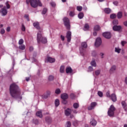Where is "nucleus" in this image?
<instances>
[{
  "label": "nucleus",
  "mask_w": 127,
  "mask_h": 127,
  "mask_svg": "<svg viewBox=\"0 0 127 127\" xmlns=\"http://www.w3.org/2000/svg\"><path fill=\"white\" fill-rule=\"evenodd\" d=\"M34 123L35 125H38V120H35Z\"/></svg>",
  "instance_id": "obj_61"
},
{
  "label": "nucleus",
  "mask_w": 127,
  "mask_h": 127,
  "mask_svg": "<svg viewBox=\"0 0 127 127\" xmlns=\"http://www.w3.org/2000/svg\"><path fill=\"white\" fill-rule=\"evenodd\" d=\"M10 94L12 98L17 100H21L22 99L21 94L20 93V90L18 88V86L15 83H12L10 85Z\"/></svg>",
  "instance_id": "obj_1"
},
{
  "label": "nucleus",
  "mask_w": 127,
  "mask_h": 127,
  "mask_svg": "<svg viewBox=\"0 0 127 127\" xmlns=\"http://www.w3.org/2000/svg\"><path fill=\"white\" fill-rule=\"evenodd\" d=\"M100 29L101 28L100 27V26L96 25L94 27V31H99V30H100Z\"/></svg>",
  "instance_id": "obj_27"
},
{
  "label": "nucleus",
  "mask_w": 127,
  "mask_h": 127,
  "mask_svg": "<svg viewBox=\"0 0 127 127\" xmlns=\"http://www.w3.org/2000/svg\"><path fill=\"white\" fill-rule=\"evenodd\" d=\"M61 93V90L59 88L57 89L55 91V94H56L57 95H59V94H60Z\"/></svg>",
  "instance_id": "obj_33"
},
{
  "label": "nucleus",
  "mask_w": 127,
  "mask_h": 127,
  "mask_svg": "<svg viewBox=\"0 0 127 127\" xmlns=\"http://www.w3.org/2000/svg\"><path fill=\"white\" fill-rule=\"evenodd\" d=\"M122 105L125 111H127V105L125 101H122Z\"/></svg>",
  "instance_id": "obj_19"
},
{
  "label": "nucleus",
  "mask_w": 127,
  "mask_h": 127,
  "mask_svg": "<svg viewBox=\"0 0 127 127\" xmlns=\"http://www.w3.org/2000/svg\"><path fill=\"white\" fill-rule=\"evenodd\" d=\"M100 55L101 57V58H104V55H105V54H104L103 53H100Z\"/></svg>",
  "instance_id": "obj_58"
},
{
  "label": "nucleus",
  "mask_w": 127,
  "mask_h": 127,
  "mask_svg": "<svg viewBox=\"0 0 127 127\" xmlns=\"http://www.w3.org/2000/svg\"><path fill=\"white\" fill-rule=\"evenodd\" d=\"M101 44H102V39L100 37L97 38L95 43V46L96 47H99Z\"/></svg>",
  "instance_id": "obj_6"
},
{
  "label": "nucleus",
  "mask_w": 127,
  "mask_h": 127,
  "mask_svg": "<svg viewBox=\"0 0 127 127\" xmlns=\"http://www.w3.org/2000/svg\"><path fill=\"white\" fill-rule=\"evenodd\" d=\"M55 104L56 107H58V106L60 105V103L59 102V100L56 99L55 101Z\"/></svg>",
  "instance_id": "obj_30"
},
{
  "label": "nucleus",
  "mask_w": 127,
  "mask_h": 127,
  "mask_svg": "<svg viewBox=\"0 0 127 127\" xmlns=\"http://www.w3.org/2000/svg\"><path fill=\"white\" fill-rule=\"evenodd\" d=\"M89 28V25L88 24H86L85 25H84V30H88Z\"/></svg>",
  "instance_id": "obj_40"
},
{
  "label": "nucleus",
  "mask_w": 127,
  "mask_h": 127,
  "mask_svg": "<svg viewBox=\"0 0 127 127\" xmlns=\"http://www.w3.org/2000/svg\"><path fill=\"white\" fill-rule=\"evenodd\" d=\"M91 65L92 66H93V67H96V66H97V64H96V62L95 61H92L91 62Z\"/></svg>",
  "instance_id": "obj_37"
},
{
  "label": "nucleus",
  "mask_w": 127,
  "mask_h": 127,
  "mask_svg": "<svg viewBox=\"0 0 127 127\" xmlns=\"http://www.w3.org/2000/svg\"><path fill=\"white\" fill-rule=\"evenodd\" d=\"M72 35V33L71 31H68L66 33V38L67 39L68 42H70L71 41V36Z\"/></svg>",
  "instance_id": "obj_9"
},
{
  "label": "nucleus",
  "mask_w": 127,
  "mask_h": 127,
  "mask_svg": "<svg viewBox=\"0 0 127 127\" xmlns=\"http://www.w3.org/2000/svg\"><path fill=\"white\" fill-rule=\"evenodd\" d=\"M53 80H54V76L53 75H50L48 77V81H49V82H51V81H53Z\"/></svg>",
  "instance_id": "obj_29"
},
{
  "label": "nucleus",
  "mask_w": 127,
  "mask_h": 127,
  "mask_svg": "<svg viewBox=\"0 0 127 127\" xmlns=\"http://www.w3.org/2000/svg\"><path fill=\"white\" fill-rule=\"evenodd\" d=\"M64 71H65V66H62L60 68L61 73H64Z\"/></svg>",
  "instance_id": "obj_32"
},
{
  "label": "nucleus",
  "mask_w": 127,
  "mask_h": 127,
  "mask_svg": "<svg viewBox=\"0 0 127 127\" xmlns=\"http://www.w3.org/2000/svg\"><path fill=\"white\" fill-rule=\"evenodd\" d=\"M73 108H74V109H78V108H79V104L78 103H74L73 104Z\"/></svg>",
  "instance_id": "obj_42"
},
{
  "label": "nucleus",
  "mask_w": 127,
  "mask_h": 127,
  "mask_svg": "<svg viewBox=\"0 0 127 127\" xmlns=\"http://www.w3.org/2000/svg\"><path fill=\"white\" fill-rule=\"evenodd\" d=\"M46 122H52V119H51V118H49V117H47L46 118Z\"/></svg>",
  "instance_id": "obj_49"
},
{
  "label": "nucleus",
  "mask_w": 127,
  "mask_h": 127,
  "mask_svg": "<svg viewBox=\"0 0 127 127\" xmlns=\"http://www.w3.org/2000/svg\"><path fill=\"white\" fill-rule=\"evenodd\" d=\"M93 67L92 66H89L88 67V72H92V71H93Z\"/></svg>",
  "instance_id": "obj_53"
},
{
  "label": "nucleus",
  "mask_w": 127,
  "mask_h": 127,
  "mask_svg": "<svg viewBox=\"0 0 127 127\" xmlns=\"http://www.w3.org/2000/svg\"><path fill=\"white\" fill-rule=\"evenodd\" d=\"M125 83L127 84V76L125 78Z\"/></svg>",
  "instance_id": "obj_64"
},
{
  "label": "nucleus",
  "mask_w": 127,
  "mask_h": 127,
  "mask_svg": "<svg viewBox=\"0 0 127 127\" xmlns=\"http://www.w3.org/2000/svg\"><path fill=\"white\" fill-rule=\"evenodd\" d=\"M61 38L62 40H63V41H64V40H65V37H64L63 35L61 36Z\"/></svg>",
  "instance_id": "obj_59"
},
{
  "label": "nucleus",
  "mask_w": 127,
  "mask_h": 127,
  "mask_svg": "<svg viewBox=\"0 0 127 127\" xmlns=\"http://www.w3.org/2000/svg\"><path fill=\"white\" fill-rule=\"evenodd\" d=\"M5 5H6L7 8H9V7H10V6H9V4H8V2H6L5 3Z\"/></svg>",
  "instance_id": "obj_57"
},
{
  "label": "nucleus",
  "mask_w": 127,
  "mask_h": 127,
  "mask_svg": "<svg viewBox=\"0 0 127 127\" xmlns=\"http://www.w3.org/2000/svg\"><path fill=\"white\" fill-rule=\"evenodd\" d=\"M61 98L63 100H67L68 99V94L67 93H64L61 95Z\"/></svg>",
  "instance_id": "obj_16"
},
{
  "label": "nucleus",
  "mask_w": 127,
  "mask_h": 127,
  "mask_svg": "<svg viewBox=\"0 0 127 127\" xmlns=\"http://www.w3.org/2000/svg\"><path fill=\"white\" fill-rule=\"evenodd\" d=\"M64 23V24H66L67 23H70V20L69 18L65 17L63 18Z\"/></svg>",
  "instance_id": "obj_18"
},
{
  "label": "nucleus",
  "mask_w": 127,
  "mask_h": 127,
  "mask_svg": "<svg viewBox=\"0 0 127 127\" xmlns=\"http://www.w3.org/2000/svg\"><path fill=\"white\" fill-rule=\"evenodd\" d=\"M19 48L21 50H24L25 49V46L24 45H21L19 46Z\"/></svg>",
  "instance_id": "obj_31"
},
{
  "label": "nucleus",
  "mask_w": 127,
  "mask_h": 127,
  "mask_svg": "<svg viewBox=\"0 0 127 127\" xmlns=\"http://www.w3.org/2000/svg\"><path fill=\"white\" fill-rule=\"evenodd\" d=\"M113 28L114 31H120L122 29V26L115 25L113 26Z\"/></svg>",
  "instance_id": "obj_14"
},
{
  "label": "nucleus",
  "mask_w": 127,
  "mask_h": 127,
  "mask_svg": "<svg viewBox=\"0 0 127 127\" xmlns=\"http://www.w3.org/2000/svg\"><path fill=\"white\" fill-rule=\"evenodd\" d=\"M6 30L8 32L10 31V27H7Z\"/></svg>",
  "instance_id": "obj_63"
},
{
  "label": "nucleus",
  "mask_w": 127,
  "mask_h": 127,
  "mask_svg": "<svg viewBox=\"0 0 127 127\" xmlns=\"http://www.w3.org/2000/svg\"><path fill=\"white\" fill-rule=\"evenodd\" d=\"M0 32L1 34H4V33L5 32V31L4 30V29H1Z\"/></svg>",
  "instance_id": "obj_56"
},
{
  "label": "nucleus",
  "mask_w": 127,
  "mask_h": 127,
  "mask_svg": "<svg viewBox=\"0 0 127 127\" xmlns=\"http://www.w3.org/2000/svg\"><path fill=\"white\" fill-rule=\"evenodd\" d=\"M113 23L114 25H117L119 24V21L118 20H114L113 22Z\"/></svg>",
  "instance_id": "obj_43"
},
{
  "label": "nucleus",
  "mask_w": 127,
  "mask_h": 127,
  "mask_svg": "<svg viewBox=\"0 0 127 127\" xmlns=\"http://www.w3.org/2000/svg\"><path fill=\"white\" fill-rule=\"evenodd\" d=\"M62 103H63V104L66 105V104H67V101H66V100H63L62 101Z\"/></svg>",
  "instance_id": "obj_60"
},
{
  "label": "nucleus",
  "mask_w": 127,
  "mask_h": 127,
  "mask_svg": "<svg viewBox=\"0 0 127 127\" xmlns=\"http://www.w3.org/2000/svg\"><path fill=\"white\" fill-rule=\"evenodd\" d=\"M46 12H47V8H45L43 9V10L42 12V14H46Z\"/></svg>",
  "instance_id": "obj_41"
},
{
  "label": "nucleus",
  "mask_w": 127,
  "mask_h": 127,
  "mask_svg": "<svg viewBox=\"0 0 127 127\" xmlns=\"http://www.w3.org/2000/svg\"><path fill=\"white\" fill-rule=\"evenodd\" d=\"M18 44H19V45H21L23 44V39H21L19 40Z\"/></svg>",
  "instance_id": "obj_48"
},
{
  "label": "nucleus",
  "mask_w": 127,
  "mask_h": 127,
  "mask_svg": "<svg viewBox=\"0 0 127 127\" xmlns=\"http://www.w3.org/2000/svg\"><path fill=\"white\" fill-rule=\"evenodd\" d=\"M78 17L79 19H82L84 17V13L83 12H80L78 15Z\"/></svg>",
  "instance_id": "obj_24"
},
{
  "label": "nucleus",
  "mask_w": 127,
  "mask_h": 127,
  "mask_svg": "<svg viewBox=\"0 0 127 127\" xmlns=\"http://www.w3.org/2000/svg\"><path fill=\"white\" fill-rule=\"evenodd\" d=\"M26 3L28 4V3H30L31 6L32 7H34L35 8L37 7L38 5L39 6H42V3L39 0H26Z\"/></svg>",
  "instance_id": "obj_2"
},
{
  "label": "nucleus",
  "mask_w": 127,
  "mask_h": 127,
  "mask_svg": "<svg viewBox=\"0 0 127 127\" xmlns=\"http://www.w3.org/2000/svg\"><path fill=\"white\" fill-rule=\"evenodd\" d=\"M90 125L93 127H95L97 125V121L94 119H91L90 121Z\"/></svg>",
  "instance_id": "obj_17"
},
{
  "label": "nucleus",
  "mask_w": 127,
  "mask_h": 127,
  "mask_svg": "<svg viewBox=\"0 0 127 127\" xmlns=\"http://www.w3.org/2000/svg\"><path fill=\"white\" fill-rule=\"evenodd\" d=\"M21 29H22V31H25V26H24V25H23V24L22 25Z\"/></svg>",
  "instance_id": "obj_54"
},
{
  "label": "nucleus",
  "mask_w": 127,
  "mask_h": 127,
  "mask_svg": "<svg viewBox=\"0 0 127 127\" xmlns=\"http://www.w3.org/2000/svg\"><path fill=\"white\" fill-rule=\"evenodd\" d=\"M103 36L104 37H105V38H106L107 39H110V38L112 37V34H111V32H109L103 33Z\"/></svg>",
  "instance_id": "obj_8"
},
{
  "label": "nucleus",
  "mask_w": 127,
  "mask_h": 127,
  "mask_svg": "<svg viewBox=\"0 0 127 127\" xmlns=\"http://www.w3.org/2000/svg\"><path fill=\"white\" fill-rule=\"evenodd\" d=\"M45 62L48 63V62L49 63H53L54 62H55V59H53L51 57H47V58L45 59Z\"/></svg>",
  "instance_id": "obj_7"
},
{
  "label": "nucleus",
  "mask_w": 127,
  "mask_h": 127,
  "mask_svg": "<svg viewBox=\"0 0 127 127\" xmlns=\"http://www.w3.org/2000/svg\"><path fill=\"white\" fill-rule=\"evenodd\" d=\"M121 50H122L119 48H115V52H117L118 54L121 53Z\"/></svg>",
  "instance_id": "obj_39"
},
{
  "label": "nucleus",
  "mask_w": 127,
  "mask_h": 127,
  "mask_svg": "<svg viewBox=\"0 0 127 127\" xmlns=\"http://www.w3.org/2000/svg\"><path fill=\"white\" fill-rule=\"evenodd\" d=\"M122 17H123V12H119L118 13H117V18L119 19H121V18H122Z\"/></svg>",
  "instance_id": "obj_22"
},
{
  "label": "nucleus",
  "mask_w": 127,
  "mask_h": 127,
  "mask_svg": "<svg viewBox=\"0 0 127 127\" xmlns=\"http://www.w3.org/2000/svg\"><path fill=\"white\" fill-rule=\"evenodd\" d=\"M36 116L37 117H39V118H42L43 116H42V113L41 112V111H38L36 113Z\"/></svg>",
  "instance_id": "obj_25"
},
{
  "label": "nucleus",
  "mask_w": 127,
  "mask_h": 127,
  "mask_svg": "<svg viewBox=\"0 0 127 127\" xmlns=\"http://www.w3.org/2000/svg\"><path fill=\"white\" fill-rule=\"evenodd\" d=\"M38 43L42 42V43H47V39L42 35V33L39 31L37 35Z\"/></svg>",
  "instance_id": "obj_3"
},
{
  "label": "nucleus",
  "mask_w": 127,
  "mask_h": 127,
  "mask_svg": "<svg viewBox=\"0 0 127 127\" xmlns=\"http://www.w3.org/2000/svg\"><path fill=\"white\" fill-rule=\"evenodd\" d=\"M97 106V103L96 102H92L91 103L90 106L88 107V109L89 111H91V110H93Z\"/></svg>",
  "instance_id": "obj_11"
},
{
  "label": "nucleus",
  "mask_w": 127,
  "mask_h": 127,
  "mask_svg": "<svg viewBox=\"0 0 127 127\" xmlns=\"http://www.w3.org/2000/svg\"><path fill=\"white\" fill-rule=\"evenodd\" d=\"M33 25L34 27H36V28H37V29H40V27L39 26V23H38V22L34 23Z\"/></svg>",
  "instance_id": "obj_21"
},
{
  "label": "nucleus",
  "mask_w": 127,
  "mask_h": 127,
  "mask_svg": "<svg viewBox=\"0 0 127 127\" xmlns=\"http://www.w3.org/2000/svg\"><path fill=\"white\" fill-rule=\"evenodd\" d=\"M65 127H71V122H70L69 121H67L65 124Z\"/></svg>",
  "instance_id": "obj_35"
},
{
  "label": "nucleus",
  "mask_w": 127,
  "mask_h": 127,
  "mask_svg": "<svg viewBox=\"0 0 127 127\" xmlns=\"http://www.w3.org/2000/svg\"><path fill=\"white\" fill-rule=\"evenodd\" d=\"M110 98L111 99L112 101H113V102H116L117 101V96L115 93L111 94Z\"/></svg>",
  "instance_id": "obj_15"
},
{
  "label": "nucleus",
  "mask_w": 127,
  "mask_h": 127,
  "mask_svg": "<svg viewBox=\"0 0 127 127\" xmlns=\"http://www.w3.org/2000/svg\"><path fill=\"white\" fill-rule=\"evenodd\" d=\"M24 18L26 19L27 21H29V16L28 15H25Z\"/></svg>",
  "instance_id": "obj_46"
},
{
  "label": "nucleus",
  "mask_w": 127,
  "mask_h": 127,
  "mask_svg": "<svg viewBox=\"0 0 127 127\" xmlns=\"http://www.w3.org/2000/svg\"><path fill=\"white\" fill-rule=\"evenodd\" d=\"M100 73H101V70H97L95 71V75L96 76H99V75H100Z\"/></svg>",
  "instance_id": "obj_44"
},
{
  "label": "nucleus",
  "mask_w": 127,
  "mask_h": 127,
  "mask_svg": "<svg viewBox=\"0 0 127 127\" xmlns=\"http://www.w3.org/2000/svg\"><path fill=\"white\" fill-rule=\"evenodd\" d=\"M72 71V68L70 67H67L66 68V72L68 74V73H71Z\"/></svg>",
  "instance_id": "obj_26"
},
{
  "label": "nucleus",
  "mask_w": 127,
  "mask_h": 127,
  "mask_svg": "<svg viewBox=\"0 0 127 127\" xmlns=\"http://www.w3.org/2000/svg\"><path fill=\"white\" fill-rule=\"evenodd\" d=\"M70 98L71 99H75V94H73V93H71L70 94Z\"/></svg>",
  "instance_id": "obj_55"
},
{
  "label": "nucleus",
  "mask_w": 127,
  "mask_h": 127,
  "mask_svg": "<svg viewBox=\"0 0 127 127\" xmlns=\"http://www.w3.org/2000/svg\"><path fill=\"white\" fill-rule=\"evenodd\" d=\"M125 44H127V41H122L121 42V45H122V46H125Z\"/></svg>",
  "instance_id": "obj_50"
},
{
  "label": "nucleus",
  "mask_w": 127,
  "mask_h": 127,
  "mask_svg": "<svg viewBox=\"0 0 127 127\" xmlns=\"http://www.w3.org/2000/svg\"><path fill=\"white\" fill-rule=\"evenodd\" d=\"M64 26L65 27V28H66L67 30H70V29H71V26L70 25V23L64 24Z\"/></svg>",
  "instance_id": "obj_23"
},
{
  "label": "nucleus",
  "mask_w": 127,
  "mask_h": 127,
  "mask_svg": "<svg viewBox=\"0 0 127 127\" xmlns=\"http://www.w3.org/2000/svg\"><path fill=\"white\" fill-rule=\"evenodd\" d=\"M124 25L127 27V20L124 22Z\"/></svg>",
  "instance_id": "obj_62"
},
{
  "label": "nucleus",
  "mask_w": 127,
  "mask_h": 127,
  "mask_svg": "<svg viewBox=\"0 0 127 127\" xmlns=\"http://www.w3.org/2000/svg\"><path fill=\"white\" fill-rule=\"evenodd\" d=\"M98 96H99V97H103V92H102L101 91H98Z\"/></svg>",
  "instance_id": "obj_52"
},
{
  "label": "nucleus",
  "mask_w": 127,
  "mask_h": 127,
  "mask_svg": "<svg viewBox=\"0 0 127 127\" xmlns=\"http://www.w3.org/2000/svg\"><path fill=\"white\" fill-rule=\"evenodd\" d=\"M51 92L50 91H47L46 94L43 96L44 99H47L50 96Z\"/></svg>",
  "instance_id": "obj_20"
},
{
  "label": "nucleus",
  "mask_w": 127,
  "mask_h": 127,
  "mask_svg": "<svg viewBox=\"0 0 127 127\" xmlns=\"http://www.w3.org/2000/svg\"><path fill=\"white\" fill-rule=\"evenodd\" d=\"M64 113H65V116L68 117L70 116V115H71V113H72V111L71 110V109L68 108L65 110Z\"/></svg>",
  "instance_id": "obj_13"
},
{
  "label": "nucleus",
  "mask_w": 127,
  "mask_h": 127,
  "mask_svg": "<svg viewBox=\"0 0 127 127\" xmlns=\"http://www.w3.org/2000/svg\"><path fill=\"white\" fill-rule=\"evenodd\" d=\"M91 54H92V56H93L94 57H95V56H97V52L95 51H92Z\"/></svg>",
  "instance_id": "obj_45"
},
{
  "label": "nucleus",
  "mask_w": 127,
  "mask_h": 127,
  "mask_svg": "<svg viewBox=\"0 0 127 127\" xmlns=\"http://www.w3.org/2000/svg\"><path fill=\"white\" fill-rule=\"evenodd\" d=\"M116 108L114 105H111L108 111V115L109 117H114Z\"/></svg>",
  "instance_id": "obj_5"
},
{
  "label": "nucleus",
  "mask_w": 127,
  "mask_h": 127,
  "mask_svg": "<svg viewBox=\"0 0 127 127\" xmlns=\"http://www.w3.org/2000/svg\"><path fill=\"white\" fill-rule=\"evenodd\" d=\"M0 12L3 16H4V15H6V14H7V11L6 10V9H5V7H4L3 8L1 9Z\"/></svg>",
  "instance_id": "obj_10"
},
{
  "label": "nucleus",
  "mask_w": 127,
  "mask_h": 127,
  "mask_svg": "<svg viewBox=\"0 0 127 127\" xmlns=\"http://www.w3.org/2000/svg\"><path fill=\"white\" fill-rule=\"evenodd\" d=\"M50 4L53 7H55V6H56V3L54 2H51Z\"/></svg>",
  "instance_id": "obj_47"
},
{
  "label": "nucleus",
  "mask_w": 127,
  "mask_h": 127,
  "mask_svg": "<svg viewBox=\"0 0 127 127\" xmlns=\"http://www.w3.org/2000/svg\"><path fill=\"white\" fill-rule=\"evenodd\" d=\"M76 9L78 11H82V9H83V7L81 6H77L76 7Z\"/></svg>",
  "instance_id": "obj_38"
},
{
  "label": "nucleus",
  "mask_w": 127,
  "mask_h": 127,
  "mask_svg": "<svg viewBox=\"0 0 127 127\" xmlns=\"http://www.w3.org/2000/svg\"><path fill=\"white\" fill-rule=\"evenodd\" d=\"M69 16H71L72 17H73V16L75 15V12L74 11H70L69 13Z\"/></svg>",
  "instance_id": "obj_36"
},
{
  "label": "nucleus",
  "mask_w": 127,
  "mask_h": 127,
  "mask_svg": "<svg viewBox=\"0 0 127 127\" xmlns=\"http://www.w3.org/2000/svg\"><path fill=\"white\" fill-rule=\"evenodd\" d=\"M117 69V67L116 66V65H113L110 70L109 72L111 74H113V73H115V72H116V70Z\"/></svg>",
  "instance_id": "obj_12"
},
{
  "label": "nucleus",
  "mask_w": 127,
  "mask_h": 127,
  "mask_svg": "<svg viewBox=\"0 0 127 127\" xmlns=\"http://www.w3.org/2000/svg\"><path fill=\"white\" fill-rule=\"evenodd\" d=\"M104 11L105 13L109 14V13H111V10L109 8H106L104 9Z\"/></svg>",
  "instance_id": "obj_28"
},
{
  "label": "nucleus",
  "mask_w": 127,
  "mask_h": 127,
  "mask_svg": "<svg viewBox=\"0 0 127 127\" xmlns=\"http://www.w3.org/2000/svg\"><path fill=\"white\" fill-rule=\"evenodd\" d=\"M106 96L107 97V98H111V95L110 94V91H108L106 93Z\"/></svg>",
  "instance_id": "obj_51"
},
{
  "label": "nucleus",
  "mask_w": 127,
  "mask_h": 127,
  "mask_svg": "<svg viewBox=\"0 0 127 127\" xmlns=\"http://www.w3.org/2000/svg\"><path fill=\"white\" fill-rule=\"evenodd\" d=\"M117 17V15L116 14H112L110 15V18L111 19H114Z\"/></svg>",
  "instance_id": "obj_34"
},
{
  "label": "nucleus",
  "mask_w": 127,
  "mask_h": 127,
  "mask_svg": "<svg viewBox=\"0 0 127 127\" xmlns=\"http://www.w3.org/2000/svg\"><path fill=\"white\" fill-rule=\"evenodd\" d=\"M87 43L84 42L81 43V47L79 48L80 53L81 55H84L86 52V48H87Z\"/></svg>",
  "instance_id": "obj_4"
}]
</instances>
